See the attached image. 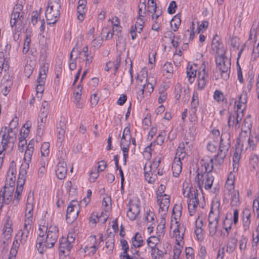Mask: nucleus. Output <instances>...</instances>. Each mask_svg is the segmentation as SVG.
Instances as JSON below:
<instances>
[{
    "mask_svg": "<svg viewBox=\"0 0 259 259\" xmlns=\"http://www.w3.org/2000/svg\"><path fill=\"white\" fill-rule=\"evenodd\" d=\"M18 125V118L17 117H15L11 120L9 124V127H7V129H11V131H14L17 132L16 129L17 126Z\"/></svg>",
    "mask_w": 259,
    "mask_h": 259,
    "instance_id": "obj_52",
    "label": "nucleus"
},
{
    "mask_svg": "<svg viewBox=\"0 0 259 259\" xmlns=\"http://www.w3.org/2000/svg\"><path fill=\"white\" fill-rule=\"evenodd\" d=\"M197 66L188 65L187 69V76L188 78V80L190 83H192L194 81V78L196 76Z\"/></svg>",
    "mask_w": 259,
    "mask_h": 259,
    "instance_id": "obj_25",
    "label": "nucleus"
},
{
    "mask_svg": "<svg viewBox=\"0 0 259 259\" xmlns=\"http://www.w3.org/2000/svg\"><path fill=\"white\" fill-rule=\"evenodd\" d=\"M188 196L189 198L187 200L188 205H192L193 204H198V199L197 198L195 194H194V195L192 193H191L190 195L189 194H188Z\"/></svg>",
    "mask_w": 259,
    "mask_h": 259,
    "instance_id": "obj_47",
    "label": "nucleus"
},
{
    "mask_svg": "<svg viewBox=\"0 0 259 259\" xmlns=\"http://www.w3.org/2000/svg\"><path fill=\"white\" fill-rule=\"evenodd\" d=\"M0 136L2 137L0 144L11 150L16 140V131L7 129V127L5 126L2 128Z\"/></svg>",
    "mask_w": 259,
    "mask_h": 259,
    "instance_id": "obj_5",
    "label": "nucleus"
},
{
    "mask_svg": "<svg viewBox=\"0 0 259 259\" xmlns=\"http://www.w3.org/2000/svg\"><path fill=\"white\" fill-rule=\"evenodd\" d=\"M181 24L180 17L178 15H176L174 17L170 22V25L173 30L176 31L179 28Z\"/></svg>",
    "mask_w": 259,
    "mask_h": 259,
    "instance_id": "obj_34",
    "label": "nucleus"
},
{
    "mask_svg": "<svg viewBox=\"0 0 259 259\" xmlns=\"http://www.w3.org/2000/svg\"><path fill=\"white\" fill-rule=\"evenodd\" d=\"M146 13V4L139 5V17H144Z\"/></svg>",
    "mask_w": 259,
    "mask_h": 259,
    "instance_id": "obj_60",
    "label": "nucleus"
},
{
    "mask_svg": "<svg viewBox=\"0 0 259 259\" xmlns=\"http://www.w3.org/2000/svg\"><path fill=\"white\" fill-rule=\"evenodd\" d=\"M32 222L29 221L28 222H24L23 229L20 230L18 233V234L20 235H17V237L20 238V242L21 244H24L26 242L30 231H32Z\"/></svg>",
    "mask_w": 259,
    "mask_h": 259,
    "instance_id": "obj_10",
    "label": "nucleus"
},
{
    "mask_svg": "<svg viewBox=\"0 0 259 259\" xmlns=\"http://www.w3.org/2000/svg\"><path fill=\"white\" fill-rule=\"evenodd\" d=\"M16 170L13 168H10L7 172V176L6 180L5 187L14 188L16 176L15 172Z\"/></svg>",
    "mask_w": 259,
    "mask_h": 259,
    "instance_id": "obj_20",
    "label": "nucleus"
},
{
    "mask_svg": "<svg viewBox=\"0 0 259 259\" xmlns=\"http://www.w3.org/2000/svg\"><path fill=\"white\" fill-rule=\"evenodd\" d=\"M213 98L217 101L220 102V101H223L224 100V97L222 92L219 90H216L214 93Z\"/></svg>",
    "mask_w": 259,
    "mask_h": 259,
    "instance_id": "obj_57",
    "label": "nucleus"
},
{
    "mask_svg": "<svg viewBox=\"0 0 259 259\" xmlns=\"http://www.w3.org/2000/svg\"><path fill=\"white\" fill-rule=\"evenodd\" d=\"M131 139H127L126 137H121L120 140V147L122 151L126 152V150L129 149V146L131 144Z\"/></svg>",
    "mask_w": 259,
    "mask_h": 259,
    "instance_id": "obj_43",
    "label": "nucleus"
},
{
    "mask_svg": "<svg viewBox=\"0 0 259 259\" xmlns=\"http://www.w3.org/2000/svg\"><path fill=\"white\" fill-rule=\"evenodd\" d=\"M165 189V187L162 185H161L158 188L156 193L157 201L160 200V198L163 197L162 193L164 192Z\"/></svg>",
    "mask_w": 259,
    "mask_h": 259,
    "instance_id": "obj_59",
    "label": "nucleus"
},
{
    "mask_svg": "<svg viewBox=\"0 0 259 259\" xmlns=\"http://www.w3.org/2000/svg\"><path fill=\"white\" fill-rule=\"evenodd\" d=\"M67 164L64 161H60L57 165L56 174L57 178L60 180L65 178L67 175Z\"/></svg>",
    "mask_w": 259,
    "mask_h": 259,
    "instance_id": "obj_18",
    "label": "nucleus"
},
{
    "mask_svg": "<svg viewBox=\"0 0 259 259\" xmlns=\"http://www.w3.org/2000/svg\"><path fill=\"white\" fill-rule=\"evenodd\" d=\"M165 253L157 247L151 249V255L153 259H161Z\"/></svg>",
    "mask_w": 259,
    "mask_h": 259,
    "instance_id": "obj_36",
    "label": "nucleus"
},
{
    "mask_svg": "<svg viewBox=\"0 0 259 259\" xmlns=\"http://www.w3.org/2000/svg\"><path fill=\"white\" fill-rule=\"evenodd\" d=\"M121 60V57L120 55H119L116 58L115 62L109 61L106 63V65L105 66V70L107 71H109L112 67H114V71L115 73H116L119 67Z\"/></svg>",
    "mask_w": 259,
    "mask_h": 259,
    "instance_id": "obj_24",
    "label": "nucleus"
},
{
    "mask_svg": "<svg viewBox=\"0 0 259 259\" xmlns=\"http://www.w3.org/2000/svg\"><path fill=\"white\" fill-rule=\"evenodd\" d=\"M201 67L202 68V71H199L198 74V88L200 90L204 88L209 78L208 74L205 70V66L204 63Z\"/></svg>",
    "mask_w": 259,
    "mask_h": 259,
    "instance_id": "obj_12",
    "label": "nucleus"
},
{
    "mask_svg": "<svg viewBox=\"0 0 259 259\" xmlns=\"http://www.w3.org/2000/svg\"><path fill=\"white\" fill-rule=\"evenodd\" d=\"M230 135L228 132L222 134L220 145L218 154L215 155L214 159H210L209 162H204L202 167H204L205 174H210L213 168L214 165H220L223 163L224 159L230 147Z\"/></svg>",
    "mask_w": 259,
    "mask_h": 259,
    "instance_id": "obj_1",
    "label": "nucleus"
},
{
    "mask_svg": "<svg viewBox=\"0 0 259 259\" xmlns=\"http://www.w3.org/2000/svg\"><path fill=\"white\" fill-rule=\"evenodd\" d=\"M161 162L160 158L155 159V160L151 163L150 162L146 163L144 167V175L146 180L149 183L152 184L155 181V176H150L151 173H147V171H151V169L156 170Z\"/></svg>",
    "mask_w": 259,
    "mask_h": 259,
    "instance_id": "obj_8",
    "label": "nucleus"
},
{
    "mask_svg": "<svg viewBox=\"0 0 259 259\" xmlns=\"http://www.w3.org/2000/svg\"><path fill=\"white\" fill-rule=\"evenodd\" d=\"M78 202L77 201L72 200L67 207L66 214H69L73 211L75 210L76 208H78Z\"/></svg>",
    "mask_w": 259,
    "mask_h": 259,
    "instance_id": "obj_50",
    "label": "nucleus"
},
{
    "mask_svg": "<svg viewBox=\"0 0 259 259\" xmlns=\"http://www.w3.org/2000/svg\"><path fill=\"white\" fill-rule=\"evenodd\" d=\"M159 241V238L156 236H151L147 240L148 245L152 249L156 247Z\"/></svg>",
    "mask_w": 259,
    "mask_h": 259,
    "instance_id": "obj_39",
    "label": "nucleus"
},
{
    "mask_svg": "<svg viewBox=\"0 0 259 259\" xmlns=\"http://www.w3.org/2000/svg\"><path fill=\"white\" fill-rule=\"evenodd\" d=\"M58 228L55 225L49 227L47 236L42 243L41 249L43 250L44 247L50 248L54 246L58 237Z\"/></svg>",
    "mask_w": 259,
    "mask_h": 259,
    "instance_id": "obj_7",
    "label": "nucleus"
},
{
    "mask_svg": "<svg viewBox=\"0 0 259 259\" xmlns=\"http://www.w3.org/2000/svg\"><path fill=\"white\" fill-rule=\"evenodd\" d=\"M251 212L249 209L245 208L242 212V223L244 230L249 228L250 224Z\"/></svg>",
    "mask_w": 259,
    "mask_h": 259,
    "instance_id": "obj_21",
    "label": "nucleus"
},
{
    "mask_svg": "<svg viewBox=\"0 0 259 259\" xmlns=\"http://www.w3.org/2000/svg\"><path fill=\"white\" fill-rule=\"evenodd\" d=\"M49 228L45 226H40L38 230V236L36 240V247L40 252H42V249H41L42 243L44 241L46 233L47 234Z\"/></svg>",
    "mask_w": 259,
    "mask_h": 259,
    "instance_id": "obj_16",
    "label": "nucleus"
},
{
    "mask_svg": "<svg viewBox=\"0 0 259 259\" xmlns=\"http://www.w3.org/2000/svg\"><path fill=\"white\" fill-rule=\"evenodd\" d=\"M236 111H234L230 114L228 117V124L229 127L235 126L236 128V118H235Z\"/></svg>",
    "mask_w": 259,
    "mask_h": 259,
    "instance_id": "obj_49",
    "label": "nucleus"
},
{
    "mask_svg": "<svg viewBox=\"0 0 259 259\" xmlns=\"http://www.w3.org/2000/svg\"><path fill=\"white\" fill-rule=\"evenodd\" d=\"M72 248V245L67 241V239L65 237H61L59 239V250L63 253H66V252H69Z\"/></svg>",
    "mask_w": 259,
    "mask_h": 259,
    "instance_id": "obj_22",
    "label": "nucleus"
},
{
    "mask_svg": "<svg viewBox=\"0 0 259 259\" xmlns=\"http://www.w3.org/2000/svg\"><path fill=\"white\" fill-rule=\"evenodd\" d=\"M133 245L135 248H138L143 245V240L141 235L136 233L132 238Z\"/></svg>",
    "mask_w": 259,
    "mask_h": 259,
    "instance_id": "obj_33",
    "label": "nucleus"
},
{
    "mask_svg": "<svg viewBox=\"0 0 259 259\" xmlns=\"http://www.w3.org/2000/svg\"><path fill=\"white\" fill-rule=\"evenodd\" d=\"M26 174V170H24L23 174H22V170L20 172L18 181L17 185L16 188V192L18 194L21 193L23 190V186L25 182V175Z\"/></svg>",
    "mask_w": 259,
    "mask_h": 259,
    "instance_id": "obj_23",
    "label": "nucleus"
},
{
    "mask_svg": "<svg viewBox=\"0 0 259 259\" xmlns=\"http://www.w3.org/2000/svg\"><path fill=\"white\" fill-rule=\"evenodd\" d=\"M61 5L59 3L55 2L50 3L46 11V17L49 24H54L57 22L60 16Z\"/></svg>",
    "mask_w": 259,
    "mask_h": 259,
    "instance_id": "obj_6",
    "label": "nucleus"
},
{
    "mask_svg": "<svg viewBox=\"0 0 259 259\" xmlns=\"http://www.w3.org/2000/svg\"><path fill=\"white\" fill-rule=\"evenodd\" d=\"M91 241H93L94 242L93 245L90 247L87 246L85 249V251H89V254L90 255H93L96 252V250L98 249V243L96 241V236L95 235L92 236L90 237Z\"/></svg>",
    "mask_w": 259,
    "mask_h": 259,
    "instance_id": "obj_32",
    "label": "nucleus"
},
{
    "mask_svg": "<svg viewBox=\"0 0 259 259\" xmlns=\"http://www.w3.org/2000/svg\"><path fill=\"white\" fill-rule=\"evenodd\" d=\"M22 6L21 5L16 6L13 9L11 14L10 24L11 27L17 25H21L23 20V16L21 15Z\"/></svg>",
    "mask_w": 259,
    "mask_h": 259,
    "instance_id": "obj_9",
    "label": "nucleus"
},
{
    "mask_svg": "<svg viewBox=\"0 0 259 259\" xmlns=\"http://www.w3.org/2000/svg\"><path fill=\"white\" fill-rule=\"evenodd\" d=\"M211 48L217 56L216 57H223L225 56V50L224 45L220 42L215 38H213L211 44Z\"/></svg>",
    "mask_w": 259,
    "mask_h": 259,
    "instance_id": "obj_17",
    "label": "nucleus"
},
{
    "mask_svg": "<svg viewBox=\"0 0 259 259\" xmlns=\"http://www.w3.org/2000/svg\"><path fill=\"white\" fill-rule=\"evenodd\" d=\"M26 144V140L25 139V137L19 138V150L23 152L24 150V146Z\"/></svg>",
    "mask_w": 259,
    "mask_h": 259,
    "instance_id": "obj_62",
    "label": "nucleus"
},
{
    "mask_svg": "<svg viewBox=\"0 0 259 259\" xmlns=\"http://www.w3.org/2000/svg\"><path fill=\"white\" fill-rule=\"evenodd\" d=\"M66 125L64 122L60 121L59 126L57 128L58 138L60 142H62L64 137L65 133Z\"/></svg>",
    "mask_w": 259,
    "mask_h": 259,
    "instance_id": "obj_31",
    "label": "nucleus"
},
{
    "mask_svg": "<svg viewBox=\"0 0 259 259\" xmlns=\"http://www.w3.org/2000/svg\"><path fill=\"white\" fill-rule=\"evenodd\" d=\"M33 198L29 193L26 205L25 214L24 222H33Z\"/></svg>",
    "mask_w": 259,
    "mask_h": 259,
    "instance_id": "obj_11",
    "label": "nucleus"
},
{
    "mask_svg": "<svg viewBox=\"0 0 259 259\" xmlns=\"http://www.w3.org/2000/svg\"><path fill=\"white\" fill-rule=\"evenodd\" d=\"M244 133V135L243 133L240 134L239 138L237 139L238 143L243 145L244 144L247 143L250 148L253 149L257 143V141H254L252 139H250V133H248L247 131H245Z\"/></svg>",
    "mask_w": 259,
    "mask_h": 259,
    "instance_id": "obj_15",
    "label": "nucleus"
},
{
    "mask_svg": "<svg viewBox=\"0 0 259 259\" xmlns=\"http://www.w3.org/2000/svg\"><path fill=\"white\" fill-rule=\"evenodd\" d=\"M240 158V154L237 151H235L233 154V168L234 170L235 168L238 169V163Z\"/></svg>",
    "mask_w": 259,
    "mask_h": 259,
    "instance_id": "obj_54",
    "label": "nucleus"
},
{
    "mask_svg": "<svg viewBox=\"0 0 259 259\" xmlns=\"http://www.w3.org/2000/svg\"><path fill=\"white\" fill-rule=\"evenodd\" d=\"M49 146L50 144L49 143H44L41 147V153L42 155L46 156L49 154Z\"/></svg>",
    "mask_w": 259,
    "mask_h": 259,
    "instance_id": "obj_56",
    "label": "nucleus"
},
{
    "mask_svg": "<svg viewBox=\"0 0 259 259\" xmlns=\"http://www.w3.org/2000/svg\"><path fill=\"white\" fill-rule=\"evenodd\" d=\"M12 231L13 229L10 224H7L5 225V228L3 229V235L6 240H8L11 238Z\"/></svg>",
    "mask_w": 259,
    "mask_h": 259,
    "instance_id": "obj_35",
    "label": "nucleus"
},
{
    "mask_svg": "<svg viewBox=\"0 0 259 259\" xmlns=\"http://www.w3.org/2000/svg\"><path fill=\"white\" fill-rule=\"evenodd\" d=\"M185 148V144L184 143H180L178 148L174 160L177 159L179 161L184 159L185 157L186 153L184 151Z\"/></svg>",
    "mask_w": 259,
    "mask_h": 259,
    "instance_id": "obj_29",
    "label": "nucleus"
},
{
    "mask_svg": "<svg viewBox=\"0 0 259 259\" xmlns=\"http://www.w3.org/2000/svg\"><path fill=\"white\" fill-rule=\"evenodd\" d=\"M140 211V205L138 203L130 201L128 203V209L127 216L131 220H135Z\"/></svg>",
    "mask_w": 259,
    "mask_h": 259,
    "instance_id": "obj_13",
    "label": "nucleus"
},
{
    "mask_svg": "<svg viewBox=\"0 0 259 259\" xmlns=\"http://www.w3.org/2000/svg\"><path fill=\"white\" fill-rule=\"evenodd\" d=\"M157 202L159 205V211L163 212L162 216L164 217L167 212L169 206V197L164 194L163 197L160 198V200Z\"/></svg>",
    "mask_w": 259,
    "mask_h": 259,
    "instance_id": "obj_19",
    "label": "nucleus"
},
{
    "mask_svg": "<svg viewBox=\"0 0 259 259\" xmlns=\"http://www.w3.org/2000/svg\"><path fill=\"white\" fill-rule=\"evenodd\" d=\"M79 210L78 208H76L75 210L71 212L69 214H66V218L68 223H71L76 220L78 216Z\"/></svg>",
    "mask_w": 259,
    "mask_h": 259,
    "instance_id": "obj_40",
    "label": "nucleus"
},
{
    "mask_svg": "<svg viewBox=\"0 0 259 259\" xmlns=\"http://www.w3.org/2000/svg\"><path fill=\"white\" fill-rule=\"evenodd\" d=\"M76 52V51H75V49L74 48L70 54L69 68L71 70H74L76 67V60L78 57L77 56H75V57L73 58V56L74 55V54H75Z\"/></svg>",
    "mask_w": 259,
    "mask_h": 259,
    "instance_id": "obj_37",
    "label": "nucleus"
},
{
    "mask_svg": "<svg viewBox=\"0 0 259 259\" xmlns=\"http://www.w3.org/2000/svg\"><path fill=\"white\" fill-rule=\"evenodd\" d=\"M237 243V239L235 237H230L227 242L226 251L229 253H232L236 247Z\"/></svg>",
    "mask_w": 259,
    "mask_h": 259,
    "instance_id": "obj_28",
    "label": "nucleus"
},
{
    "mask_svg": "<svg viewBox=\"0 0 259 259\" xmlns=\"http://www.w3.org/2000/svg\"><path fill=\"white\" fill-rule=\"evenodd\" d=\"M182 207L179 205H175L172 210V215H174V218L177 220V217H179L181 215Z\"/></svg>",
    "mask_w": 259,
    "mask_h": 259,
    "instance_id": "obj_53",
    "label": "nucleus"
},
{
    "mask_svg": "<svg viewBox=\"0 0 259 259\" xmlns=\"http://www.w3.org/2000/svg\"><path fill=\"white\" fill-rule=\"evenodd\" d=\"M247 242V238L244 236H242L239 240V248L241 250L245 249Z\"/></svg>",
    "mask_w": 259,
    "mask_h": 259,
    "instance_id": "obj_58",
    "label": "nucleus"
},
{
    "mask_svg": "<svg viewBox=\"0 0 259 259\" xmlns=\"http://www.w3.org/2000/svg\"><path fill=\"white\" fill-rule=\"evenodd\" d=\"M247 99V95L245 93H242L239 96L238 103L237 106L238 110L243 111L245 108Z\"/></svg>",
    "mask_w": 259,
    "mask_h": 259,
    "instance_id": "obj_30",
    "label": "nucleus"
},
{
    "mask_svg": "<svg viewBox=\"0 0 259 259\" xmlns=\"http://www.w3.org/2000/svg\"><path fill=\"white\" fill-rule=\"evenodd\" d=\"M102 216L101 215L99 217L98 214L96 213H93L92 215V216L90 218L89 220L90 222L93 223V224H96L97 221H96V219L98 220V221L99 222L100 220H101Z\"/></svg>",
    "mask_w": 259,
    "mask_h": 259,
    "instance_id": "obj_63",
    "label": "nucleus"
},
{
    "mask_svg": "<svg viewBox=\"0 0 259 259\" xmlns=\"http://www.w3.org/2000/svg\"><path fill=\"white\" fill-rule=\"evenodd\" d=\"M219 206V203H212L208 215L209 234L211 237L214 236L217 231L220 214Z\"/></svg>",
    "mask_w": 259,
    "mask_h": 259,
    "instance_id": "obj_2",
    "label": "nucleus"
},
{
    "mask_svg": "<svg viewBox=\"0 0 259 259\" xmlns=\"http://www.w3.org/2000/svg\"><path fill=\"white\" fill-rule=\"evenodd\" d=\"M102 42V38H95L92 41V46L95 49H98L101 46Z\"/></svg>",
    "mask_w": 259,
    "mask_h": 259,
    "instance_id": "obj_61",
    "label": "nucleus"
},
{
    "mask_svg": "<svg viewBox=\"0 0 259 259\" xmlns=\"http://www.w3.org/2000/svg\"><path fill=\"white\" fill-rule=\"evenodd\" d=\"M137 89L139 90L140 92H141V94L143 95L144 94L145 88V81L142 79H139V76L137 77Z\"/></svg>",
    "mask_w": 259,
    "mask_h": 259,
    "instance_id": "obj_45",
    "label": "nucleus"
},
{
    "mask_svg": "<svg viewBox=\"0 0 259 259\" xmlns=\"http://www.w3.org/2000/svg\"><path fill=\"white\" fill-rule=\"evenodd\" d=\"M171 169L174 176L177 177L182 171V162L177 159L174 160L172 164Z\"/></svg>",
    "mask_w": 259,
    "mask_h": 259,
    "instance_id": "obj_27",
    "label": "nucleus"
},
{
    "mask_svg": "<svg viewBox=\"0 0 259 259\" xmlns=\"http://www.w3.org/2000/svg\"><path fill=\"white\" fill-rule=\"evenodd\" d=\"M165 220L164 218V217L162 216L160 221L156 228L157 233L158 234L159 236H160L161 235L163 234L165 229Z\"/></svg>",
    "mask_w": 259,
    "mask_h": 259,
    "instance_id": "obj_41",
    "label": "nucleus"
},
{
    "mask_svg": "<svg viewBox=\"0 0 259 259\" xmlns=\"http://www.w3.org/2000/svg\"><path fill=\"white\" fill-rule=\"evenodd\" d=\"M216 70L221 75V77L224 80H227L230 75L231 69L230 59L225 56L216 57Z\"/></svg>",
    "mask_w": 259,
    "mask_h": 259,
    "instance_id": "obj_3",
    "label": "nucleus"
},
{
    "mask_svg": "<svg viewBox=\"0 0 259 259\" xmlns=\"http://www.w3.org/2000/svg\"><path fill=\"white\" fill-rule=\"evenodd\" d=\"M176 7L177 5L176 2H171L167 9L168 13L170 14H174L175 12V8Z\"/></svg>",
    "mask_w": 259,
    "mask_h": 259,
    "instance_id": "obj_64",
    "label": "nucleus"
},
{
    "mask_svg": "<svg viewBox=\"0 0 259 259\" xmlns=\"http://www.w3.org/2000/svg\"><path fill=\"white\" fill-rule=\"evenodd\" d=\"M34 151V141H30L27 146L24 156L25 164H22L25 168H28L29 163L31 161L32 155Z\"/></svg>",
    "mask_w": 259,
    "mask_h": 259,
    "instance_id": "obj_14",
    "label": "nucleus"
},
{
    "mask_svg": "<svg viewBox=\"0 0 259 259\" xmlns=\"http://www.w3.org/2000/svg\"><path fill=\"white\" fill-rule=\"evenodd\" d=\"M243 117V111L238 110L236 112L235 118H236V128H238L240 127L239 123L242 120Z\"/></svg>",
    "mask_w": 259,
    "mask_h": 259,
    "instance_id": "obj_48",
    "label": "nucleus"
},
{
    "mask_svg": "<svg viewBox=\"0 0 259 259\" xmlns=\"http://www.w3.org/2000/svg\"><path fill=\"white\" fill-rule=\"evenodd\" d=\"M82 58H85V65L86 67H90V64L93 61V56L91 53H83ZM82 59L84 60L83 58Z\"/></svg>",
    "mask_w": 259,
    "mask_h": 259,
    "instance_id": "obj_46",
    "label": "nucleus"
},
{
    "mask_svg": "<svg viewBox=\"0 0 259 259\" xmlns=\"http://www.w3.org/2000/svg\"><path fill=\"white\" fill-rule=\"evenodd\" d=\"M77 90L74 93V102L75 103L76 107L80 109L83 107V103L80 102L81 96L82 87H80L79 85H78Z\"/></svg>",
    "mask_w": 259,
    "mask_h": 259,
    "instance_id": "obj_26",
    "label": "nucleus"
},
{
    "mask_svg": "<svg viewBox=\"0 0 259 259\" xmlns=\"http://www.w3.org/2000/svg\"><path fill=\"white\" fill-rule=\"evenodd\" d=\"M99 171H98L96 168L94 170H92L90 174L89 181L91 183L95 182L96 180L98 178Z\"/></svg>",
    "mask_w": 259,
    "mask_h": 259,
    "instance_id": "obj_55",
    "label": "nucleus"
},
{
    "mask_svg": "<svg viewBox=\"0 0 259 259\" xmlns=\"http://www.w3.org/2000/svg\"><path fill=\"white\" fill-rule=\"evenodd\" d=\"M12 84V81L10 80H7L2 85L1 92L3 94L6 96L9 92L11 88V86Z\"/></svg>",
    "mask_w": 259,
    "mask_h": 259,
    "instance_id": "obj_38",
    "label": "nucleus"
},
{
    "mask_svg": "<svg viewBox=\"0 0 259 259\" xmlns=\"http://www.w3.org/2000/svg\"><path fill=\"white\" fill-rule=\"evenodd\" d=\"M213 180L214 178L211 174L204 173L202 168L198 169L197 174L195 178V182L201 191L202 190V187H204L206 190L210 189Z\"/></svg>",
    "mask_w": 259,
    "mask_h": 259,
    "instance_id": "obj_4",
    "label": "nucleus"
},
{
    "mask_svg": "<svg viewBox=\"0 0 259 259\" xmlns=\"http://www.w3.org/2000/svg\"><path fill=\"white\" fill-rule=\"evenodd\" d=\"M144 22L141 17H139L134 27V29L138 33H140L143 29Z\"/></svg>",
    "mask_w": 259,
    "mask_h": 259,
    "instance_id": "obj_44",
    "label": "nucleus"
},
{
    "mask_svg": "<svg viewBox=\"0 0 259 259\" xmlns=\"http://www.w3.org/2000/svg\"><path fill=\"white\" fill-rule=\"evenodd\" d=\"M251 128V124L250 123V119L249 118H246L243 121L241 133H244L245 131H247L248 133H250ZM244 135V133H243V135Z\"/></svg>",
    "mask_w": 259,
    "mask_h": 259,
    "instance_id": "obj_42",
    "label": "nucleus"
},
{
    "mask_svg": "<svg viewBox=\"0 0 259 259\" xmlns=\"http://www.w3.org/2000/svg\"><path fill=\"white\" fill-rule=\"evenodd\" d=\"M239 194L238 191H235L232 193L231 203L232 205H237L239 204Z\"/></svg>",
    "mask_w": 259,
    "mask_h": 259,
    "instance_id": "obj_51",
    "label": "nucleus"
}]
</instances>
